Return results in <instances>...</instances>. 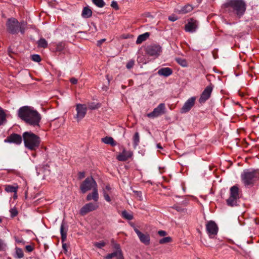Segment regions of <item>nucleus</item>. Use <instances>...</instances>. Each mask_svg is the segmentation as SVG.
<instances>
[{
	"label": "nucleus",
	"mask_w": 259,
	"mask_h": 259,
	"mask_svg": "<svg viewBox=\"0 0 259 259\" xmlns=\"http://www.w3.org/2000/svg\"><path fill=\"white\" fill-rule=\"evenodd\" d=\"M18 187L17 186H14L9 185H5V190L7 192H10V193H16L17 192Z\"/></svg>",
	"instance_id": "26"
},
{
	"label": "nucleus",
	"mask_w": 259,
	"mask_h": 259,
	"mask_svg": "<svg viewBox=\"0 0 259 259\" xmlns=\"http://www.w3.org/2000/svg\"><path fill=\"white\" fill-rule=\"evenodd\" d=\"M93 3L99 8H103L105 6L103 0H92Z\"/></svg>",
	"instance_id": "30"
},
{
	"label": "nucleus",
	"mask_w": 259,
	"mask_h": 259,
	"mask_svg": "<svg viewBox=\"0 0 259 259\" xmlns=\"http://www.w3.org/2000/svg\"><path fill=\"white\" fill-rule=\"evenodd\" d=\"M24 256L23 251L21 248H16L15 257L21 258Z\"/></svg>",
	"instance_id": "31"
},
{
	"label": "nucleus",
	"mask_w": 259,
	"mask_h": 259,
	"mask_svg": "<svg viewBox=\"0 0 259 259\" xmlns=\"http://www.w3.org/2000/svg\"><path fill=\"white\" fill-rule=\"evenodd\" d=\"M10 212L11 213V216L12 218L16 217L18 213V212L15 207L11 208L10 210Z\"/></svg>",
	"instance_id": "37"
},
{
	"label": "nucleus",
	"mask_w": 259,
	"mask_h": 259,
	"mask_svg": "<svg viewBox=\"0 0 259 259\" xmlns=\"http://www.w3.org/2000/svg\"><path fill=\"white\" fill-rule=\"evenodd\" d=\"M76 110L77 114L75 118L77 121H79L85 116L87 111V107L85 104H77Z\"/></svg>",
	"instance_id": "12"
},
{
	"label": "nucleus",
	"mask_w": 259,
	"mask_h": 259,
	"mask_svg": "<svg viewBox=\"0 0 259 259\" xmlns=\"http://www.w3.org/2000/svg\"><path fill=\"white\" fill-rule=\"evenodd\" d=\"M117 255V251H115V252H113L111 253H109L108 254L106 258L107 259H111L112 258L114 257H115Z\"/></svg>",
	"instance_id": "41"
},
{
	"label": "nucleus",
	"mask_w": 259,
	"mask_h": 259,
	"mask_svg": "<svg viewBox=\"0 0 259 259\" xmlns=\"http://www.w3.org/2000/svg\"><path fill=\"white\" fill-rule=\"evenodd\" d=\"M241 179L245 186L252 185L259 179V169H245L241 175Z\"/></svg>",
	"instance_id": "5"
},
{
	"label": "nucleus",
	"mask_w": 259,
	"mask_h": 259,
	"mask_svg": "<svg viewBox=\"0 0 259 259\" xmlns=\"http://www.w3.org/2000/svg\"><path fill=\"white\" fill-rule=\"evenodd\" d=\"M7 122L6 114L3 108L0 107V126Z\"/></svg>",
	"instance_id": "23"
},
{
	"label": "nucleus",
	"mask_w": 259,
	"mask_h": 259,
	"mask_svg": "<svg viewBox=\"0 0 259 259\" xmlns=\"http://www.w3.org/2000/svg\"><path fill=\"white\" fill-rule=\"evenodd\" d=\"M133 154V152L131 151H127L125 149H123L122 152L117 156V159L119 161H124L132 157Z\"/></svg>",
	"instance_id": "18"
},
{
	"label": "nucleus",
	"mask_w": 259,
	"mask_h": 259,
	"mask_svg": "<svg viewBox=\"0 0 259 259\" xmlns=\"http://www.w3.org/2000/svg\"><path fill=\"white\" fill-rule=\"evenodd\" d=\"M105 41V39H102L98 41V46H100L104 41Z\"/></svg>",
	"instance_id": "52"
},
{
	"label": "nucleus",
	"mask_w": 259,
	"mask_h": 259,
	"mask_svg": "<svg viewBox=\"0 0 259 259\" xmlns=\"http://www.w3.org/2000/svg\"><path fill=\"white\" fill-rule=\"evenodd\" d=\"M92 11L89 7H85L82 11L81 16L84 18H89L92 16Z\"/></svg>",
	"instance_id": "21"
},
{
	"label": "nucleus",
	"mask_w": 259,
	"mask_h": 259,
	"mask_svg": "<svg viewBox=\"0 0 259 259\" xmlns=\"http://www.w3.org/2000/svg\"><path fill=\"white\" fill-rule=\"evenodd\" d=\"M135 61L134 60H131L126 64V67L127 69H130L133 67Z\"/></svg>",
	"instance_id": "38"
},
{
	"label": "nucleus",
	"mask_w": 259,
	"mask_h": 259,
	"mask_svg": "<svg viewBox=\"0 0 259 259\" xmlns=\"http://www.w3.org/2000/svg\"><path fill=\"white\" fill-rule=\"evenodd\" d=\"M119 245H116V248H119Z\"/></svg>",
	"instance_id": "57"
},
{
	"label": "nucleus",
	"mask_w": 259,
	"mask_h": 259,
	"mask_svg": "<svg viewBox=\"0 0 259 259\" xmlns=\"http://www.w3.org/2000/svg\"><path fill=\"white\" fill-rule=\"evenodd\" d=\"M2 221V219L1 218H0V223H1Z\"/></svg>",
	"instance_id": "58"
},
{
	"label": "nucleus",
	"mask_w": 259,
	"mask_h": 259,
	"mask_svg": "<svg viewBox=\"0 0 259 259\" xmlns=\"http://www.w3.org/2000/svg\"><path fill=\"white\" fill-rule=\"evenodd\" d=\"M134 231L138 236L140 241L145 245L150 243V236L148 234H143L140 232L136 227H134Z\"/></svg>",
	"instance_id": "17"
},
{
	"label": "nucleus",
	"mask_w": 259,
	"mask_h": 259,
	"mask_svg": "<svg viewBox=\"0 0 259 259\" xmlns=\"http://www.w3.org/2000/svg\"><path fill=\"white\" fill-rule=\"evenodd\" d=\"M198 25L199 23L197 20L191 18L188 19L187 23L185 25V30L186 32H195L198 27Z\"/></svg>",
	"instance_id": "11"
},
{
	"label": "nucleus",
	"mask_w": 259,
	"mask_h": 259,
	"mask_svg": "<svg viewBox=\"0 0 259 259\" xmlns=\"http://www.w3.org/2000/svg\"><path fill=\"white\" fill-rule=\"evenodd\" d=\"M62 248L64 250L67 251L66 244L65 243L62 244Z\"/></svg>",
	"instance_id": "54"
},
{
	"label": "nucleus",
	"mask_w": 259,
	"mask_h": 259,
	"mask_svg": "<svg viewBox=\"0 0 259 259\" xmlns=\"http://www.w3.org/2000/svg\"><path fill=\"white\" fill-rule=\"evenodd\" d=\"M172 238L170 237H165L159 240V243L161 244L170 242Z\"/></svg>",
	"instance_id": "34"
},
{
	"label": "nucleus",
	"mask_w": 259,
	"mask_h": 259,
	"mask_svg": "<svg viewBox=\"0 0 259 259\" xmlns=\"http://www.w3.org/2000/svg\"><path fill=\"white\" fill-rule=\"evenodd\" d=\"M157 73L159 75L167 77L172 74V70L170 68L165 67L160 69Z\"/></svg>",
	"instance_id": "20"
},
{
	"label": "nucleus",
	"mask_w": 259,
	"mask_h": 259,
	"mask_svg": "<svg viewBox=\"0 0 259 259\" xmlns=\"http://www.w3.org/2000/svg\"><path fill=\"white\" fill-rule=\"evenodd\" d=\"M22 141V137L19 134H12L4 140L5 143L20 145Z\"/></svg>",
	"instance_id": "16"
},
{
	"label": "nucleus",
	"mask_w": 259,
	"mask_h": 259,
	"mask_svg": "<svg viewBox=\"0 0 259 259\" xmlns=\"http://www.w3.org/2000/svg\"><path fill=\"white\" fill-rule=\"evenodd\" d=\"M3 242L2 240L0 239V251L3 249Z\"/></svg>",
	"instance_id": "53"
},
{
	"label": "nucleus",
	"mask_w": 259,
	"mask_h": 259,
	"mask_svg": "<svg viewBox=\"0 0 259 259\" xmlns=\"http://www.w3.org/2000/svg\"><path fill=\"white\" fill-rule=\"evenodd\" d=\"M246 4L244 0H226L222 5V9L231 16L240 18L245 13Z\"/></svg>",
	"instance_id": "1"
},
{
	"label": "nucleus",
	"mask_w": 259,
	"mask_h": 259,
	"mask_svg": "<svg viewBox=\"0 0 259 259\" xmlns=\"http://www.w3.org/2000/svg\"><path fill=\"white\" fill-rule=\"evenodd\" d=\"M106 243L104 241H101L99 242H95L94 243V245L96 247L99 248H102L104 246L106 245Z\"/></svg>",
	"instance_id": "35"
},
{
	"label": "nucleus",
	"mask_w": 259,
	"mask_h": 259,
	"mask_svg": "<svg viewBox=\"0 0 259 259\" xmlns=\"http://www.w3.org/2000/svg\"><path fill=\"white\" fill-rule=\"evenodd\" d=\"M95 188H97V184L92 177L87 178L80 186L82 193H85L87 191L92 189L94 190Z\"/></svg>",
	"instance_id": "7"
},
{
	"label": "nucleus",
	"mask_w": 259,
	"mask_h": 259,
	"mask_svg": "<svg viewBox=\"0 0 259 259\" xmlns=\"http://www.w3.org/2000/svg\"><path fill=\"white\" fill-rule=\"evenodd\" d=\"M111 6L113 8H114L115 10H118L119 9V7H118L117 3L116 2H115V1H112V2L111 4Z\"/></svg>",
	"instance_id": "42"
},
{
	"label": "nucleus",
	"mask_w": 259,
	"mask_h": 259,
	"mask_svg": "<svg viewBox=\"0 0 259 259\" xmlns=\"http://www.w3.org/2000/svg\"><path fill=\"white\" fill-rule=\"evenodd\" d=\"M158 234L160 236H165L167 235L166 231L163 230H160L158 231Z\"/></svg>",
	"instance_id": "45"
},
{
	"label": "nucleus",
	"mask_w": 259,
	"mask_h": 259,
	"mask_svg": "<svg viewBox=\"0 0 259 259\" xmlns=\"http://www.w3.org/2000/svg\"><path fill=\"white\" fill-rule=\"evenodd\" d=\"M87 201H91L93 200L95 202L97 203L99 200V194L97 188H95L93 190L92 193H89L86 198Z\"/></svg>",
	"instance_id": "19"
},
{
	"label": "nucleus",
	"mask_w": 259,
	"mask_h": 259,
	"mask_svg": "<svg viewBox=\"0 0 259 259\" xmlns=\"http://www.w3.org/2000/svg\"><path fill=\"white\" fill-rule=\"evenodd\" d=\"M37 46L39 48H46L48 47V42L44 38H40L37 41Z\"/></svg>",
	"instance_id": "28"
},
{
	"label": "nucleus",
	"mask_w": 259,
	"mask_h": 259,
	"mask_svg": "<svg viewBox=\"0 0 259 259\" xmlns=\"http://www.w3.org/2000/svg\"><path fill=\"white\" fill-rule=\"evenodd\" d=\"M88 107L90 109H97L99 107V106H98V105H95L93 103H91L88 105Z\"/></svg>",
	"instance_id": "44"
},
{
	"label": "nucleus",
	"mask_w": 259,
	"mask_h": 259,
	"mask_svg": "<svg viewBox=\"0 0 259 259\" xmlns=\"http://www.w3.org/2000/svg\"><path fill=\"white\" fill-rule=\"evenodd\" d=\"M18 115L27 124L34 127H39L41 116L34 108L28 106H23L19 109Z\"/></svg>",
	"instance_id": "2"
},
{
	"label": "nucleus",
	"mask_w": 259,
	"mask_h": 259,
	"mask_svg": "<svg viewBox=\"0 0 259 259\" xmlns=\"http://www.w3.org/2000/svg\"><path fill=\"white\" fill-rule=\"evenodd\" d=\"M131 226L133 227V228L134 229V227H135V226H134V224H131Z\"/></svg>",
	"instance_id": "56"
},
{
	"label": "nucleus",
	"mask_w": 259,
	"mask_h": 259,
	"mask_svg": "<svg viewBox=\"0 0 259 259\" xmlns=\"http://www.w3.org/2000/svg\"><path fill=\"white\" fill-rule=\"evenodd\" d=\"M32 60L36 62H39L41 61L40 57L39 55L35 54L31 56Z\"/></svg>",
	"instance_id": "36"
},
{
	"label": "nucleus",
	"mask_w": 259,
	"mask_h": 259,
	"mask_svg": "<svg viewBox=\"0 0 259 259\" xmlns=\"http://www.w3.org/2000/svg\"><path fill=\"white\" fill-rule=\"evenodd\" d=\"M14 238H15V241L16 242H17L18 243H24L23 239L21 238H19L17 236H15L14 237Z\"/></svg>",
	"instance_id": "43"
},
{
	"label": "nucleus",
	"mask_w": 259,
	"mask_h": 259,
	"mask_svg": "<svg viewBox=\"0 0 259 259\" xmlns=\"http://www.w3.org/2000/svg\"><path fill=\"white\" fill-rule=\"evenodd\" d=\"M74 259H78V258L76 257V258H75Z\"/></svg>",
	"instance_id": "59"
},
{
	"label": "nucleus",
	"mask_w": 259,
	"mask_h": 259,
	"mask_svg": "<svg viewBox=\"0 0 259 259\" xmlns=\"http://www.w3.org/2000/svg\"><path fill=\"white\" fill-rule=\"evenodd\" d=\"M99 207L98 203L90 202L85 204L80 209L79 213L81 215H84L88 213L97 209Z\"/></svg>",
	"instance_id": "10"
},
{
	"label": "nucleus",
	"mask_w": 259,
	"mask_h": 259,
	"mask_svg": "<svg viewBox=\"0 0 259 259\" xmlns=\"http://www.w3.org/2000/svg\"><path fill=\"white\" fill-rule=\"evenodd\" d=\"M169 20L174 22L178 19V17L175 15H172L168 17Z\"/></svg>",
	"instance_id": "46"
},
{
	"label": "nucleus",
	"mask_w": 259,
	"mask_h": 259,
	"mask_svg": "<svg viewBox=\"0 0 259 259\" xmlns=\"http://www.w3.org/2000/svg\"><path fill=\"white\" fill-rule=\"evenodd\" d=\"M146 51L149 56L157 57L161 52V48L159 45H150L147 47Z\"/></svg>",
	"instance_id": "14"
},
{
	"label": "nucleus",
	"mask_w": 259,
	"mask_h": 259,
	"mask_svg": "<svg viewBox=\"0 0 259 259\" xmlns=\"http://www.w3.org/2000/svg\"><path fill=\"white\" fill-rule=\"evenodd\" d=\"M239 198V188L237 185H234L230 189V197L227 200L228 205L234 206L236 205L237 200Z\"/></svg>",
	"instance_id": "6"
},
{
	"label": "nucleus",
	"mask_w": 259,
	"mask_h": 259,
	"mask_svg": "<svg viewBox=\"0 0 259 259\" xmlns=\"http://www.w3.org/2000/svg\"><path fill=\"white\" fill-rule=\"evenodd\" d=\"M60 233H61L62 241L64 242L66 239L67 229H64L63 223H62L61 225Z\"/></svg>",
	"instance_id": "27"
},
{
	"label": "nucleus",
	"mask_w": 259,
	"mask_h": 259,
	"mask_svg": "<svg viewBox=\"0 0 259 259\" xmlns=\"http://www.w3.org/2000/svg\"><path fill=\"white\" fill-rule=\"evenodd\" d=\"M133 192L135 194L140 201H142L143 200L142 194L141 191H133Z\"/></svg>",
	"instance_id": "40"
},
{
	"label": "nucleus",
	"mask_w": 259,
	"mask_h": 259,
	"mask_svg": "<svg viewBox=\"0 0 259 259\" xmlns=\"http://www.w3.org/2000/svg\"><path fill=\"white\" fill-rule=\"evenodd\" d=\"M174 208L176 209L178 211H179V212H183L184 211V208H181L180 206H177V205H176L174 207Z\"/></svg>",
	"instance_id": "48"
},
{
	"label": "nucleus",
	"mask_w": 259,
	"mask_h": 259,
	"mask_svg": "<svg viewBox=\"0 0 259 259\" xmlns=\"http://www.w3.org/2000/svg\"><path fill=\"white\" fill-rule=\"evenodd\" d=\"M166 112V107L164 103L159 104L155 108L153 111L147 114V116L150 118H155L162 115Z\"/></svg>",
	"instance_id": "8"
},
{
	"label": "nucleus",
	"mask_w": 259,
	"mask_h": 259,
	"mask_svg": "<svg viewBox=\"0 0 259 259\" xmlns=\"http://www.w3.org/2000/svg\"><path fill=\"white\" fill-rule=\"evenodd\" d=\"M192 10L193 7L191 5H186L179 10V13L181 14H186L191 12Z\"/></svg>",
	"instance_id": "25"
},
{
	"label": "nucleus",
	"mask_w": 259,
	"mask_h": 259,
	"mask_svg": "<svg viewBox=\"0 0 259 259\" xmlns=\"http://www.w3.org/2000/svg\"><path fill=\"white\" fill-rule=\"evenodd\" d=\"M213 88V85L211 83L205 88L199 100L200 103H204L210 98Z\"/></svg>",
	"instance_id": "13"
},
{
	"label": "nucleus",
	"mask_w": 259,
	"mask_h": 259,
	"mask_svg": "<svg viewBox=\"0 0 259 259\" xmlns=\"http://www.w3.org/2000/svg\"><path fill=\"white\" fill-rule=\"evenodd\" d=\"M111 188L110 187V186L109 185H107L105 187V189L103 190V192L106 191V192H107L109 193H111Z\"/></svg>",
	"instance_id": "47"
},
{
	"label": "nucleus",
	"mask_w": 259,
	"mask_h": 259,
	"mask_svg": "<svg viewBox=\"0 0 259 259\" xmlns=\"http://www.w3.org/2000/svg\"><path fill=\"white\" fill-rule=\"evenodd\" d=\"M196 98L192 97L189 98L184 103L181 109V113H186L189 112L194 105Z\"/></svg>",
	"instance_id": "15"
},
{
	"label": "nucleus",
	"mask_w": 259,
	"mask_h": 259,
	"mask_svg": "<svg viewBox=\"0 0 259 259\" xmlns=\"http://www.w3.org/2000/svg\"><path fill=\"white\" fill-rule=\"evenodd\" d=\"M177 62L183 67H186L188 65V63L185 59L178 58L176 59Z\"/></svg>",
	"instance_id": "33"
},
{
	"label": "nucleus",
	"mask_w": 259,
	"mask_h": 259,
	"mask_svg": "<svg viewBox=\"0 0 259 259\" xmlns=\"http://www.w3.org/2000/svg\"><path fill=\"white\" fill-rule=\"evenodd\" d=\"M149 35L150 34L148 32H145L139 35L136 40V44H141L142 42L145 41L149 37Z\"/></svg>",
	"instance_id": "22"
},
{
	"label": "nucleus",
	"mask_w": 259,
	"mask_h": 259,
	"mask_svg": "<svg viewBox=\"0 0 259 259\" xmlns=\"http://www.w3.org/2000/svg\"><path fill=\"white\" fill-rule=\"evenodd\" d=\"M157 147L158 148H160V149H162V147L161 146V145L159 144L157 145Z\"/></svg>",
	"instance_id": "55"
},
{
	"label": "nucleus",
	"mask_w": 259,
	"mask_h": 259,
	"mask_svg": "<svg viewBox=\"0 0 259 259\" xmlns=\"http://www.w3.org/2000/svg\"><path fill=\"white\" fill-rule=\"evenodd\" d=\"M85 177V174L84 172H79L78 173V179H82Z\"/></svg>",
	"instance_id": "50"
},
{
	"label": "nucleus",
	"mask_w": 259,
	"mask_h": 259,
	"mask_svg": "<svg viewBox=\"0 0 259 259\" xmlns=\"http://www.w3.org/2000/svg\"><path fill=\"white\" fill-rule=\"evenodd\" d=\"M27 23L24 21L19 22L15 18H9L6 22L7 31L12 34H18L19 32L23 34L26 29Z\"/></svg>",
	"instance_id": "3"
},
{
	"label": "nucleus",
	"mask_w": 259,
	"mask_h": 259,
	"mask_svg": "<svg viewBox=\"0 0 259 259\" xmlns=\"http://www.w3.org/2000/svg\"><path fill=\"white\" fill-rule=\"evenodd\" d=\"M26 249L28 252H31L33 250V248L31 245H27L26 246Z\"/></svg>",
	"instance_id": "49"
},
{
	"label": "nucleus",
	"mask_w": 259,
	"mask_h": 259,
	"mask_svg": "<svg viewBox=\"0 0 259 259\" xmlns=\"http://www.w3.org/2000/svg\"><path fill=\"white\" fill-rule=\"evenodd\" d=\"M70 81L71 83L72 84H76L77 82V79L74 77L71 78L70 79Z\"/></svg>",
	"instance_id": "51"
},
{
	"label": "nucleus",
	"mask_w": 259,
	"mask_h": 259,
	"mask_svg": "<svg viewBox=\"0 0 259 259\" xmlns=\"http://www.w3.org/2000/svg\"><path fill=\"white\" fill-rule=\"evenodd\" d=\"M207 233L210 238H214L218 232V227L215 223L212 221L208 222L206 225Z\"/></svg>",
	"instance_id": "9"
},
{
	"label": "nucleus",
	"mask_w": 259,
	"mask_h": 259,
	"mask_svg": "<svg viewBox=\"0 0 259 259\" xmlns=\"http://www.w3.org/2000/svg\"><path fill=\"white\" fill-rule=\"evenodd\" d=\"M133 142H134V145L135 147L137 146L140 142V136L139 133L136 132L135 133L134 137H133Z\"/></svg>",
	"instance_id": "32"
},
{
	"label": "nucleus",
	"mask_w": 259,
	"mask_h": 259,
	"mask_svg": "<svg viewBox=\"0 0 259 259\" xmlns=\"http://www.w3.org/2000/svg\"><path fill=\"white\" fill-rule=\"evenodd\" d=\"M121 216L122 218L127 220H132L133 219V214L132 213H128L125 210L122 211Z\"/></svg>",
	"instance_id": "29"
},
{
	"label": "nucleus",
	"mask_w": 259,
	"mask_h": 259,
	"mask_svg": "<svg viewBox=\"0 0 259 259\" xmlns=\"http://www.w3.org/2000/svg\"><path fill=\"white\" fill-rule=\"evenodd\" d=\"M102 141L104 143L110 144L112 146H115L116 145L115 141L110 137H106L105 138H102Z\"/></svg>",
	"instance_id": "24"
},
{
	"label": "nucleus",
	"mask_w": 259,
	"mask_h": 259,
	"mask_svg": "<svg viewBox=\"0 0 259 259\" xmlns=\"http://www.w3.org/2000/svg\"><path fill=\"white\" fill-rule=\"evenodd\" d=\"M110 194V193H109L107 192H106V191L103 192V196L104 197V198L108 202H110L111 201V199L109 196Z\"/></svg>",
	"instance_id": "39"
},
{
	"label": "nucleus",
	"mask_w": 259,
	"mask_h": 259,
	"mask_svg": "<svg viewBox=\"0 0 259 259\" xmlns=\"http://www.w3.org/2000/svg\"><path fill=\"white\" fill-rule=\"evenodd\" d=\"M24 146L26 148L35 151L38 148L40 140V138L31 132H25L22 135Z\"/></svg>",
	"instance_id": "4"
}]
</instances>
